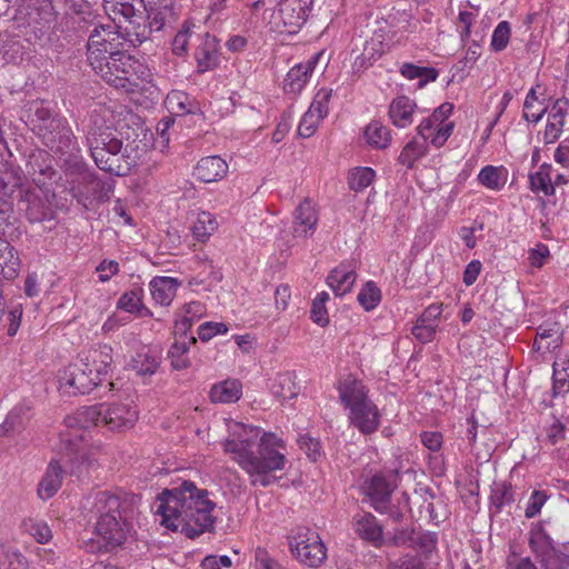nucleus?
<instances>
[{
  "label": "nucleus",
  "instance_id": "nucleus-1",
  "mask_svg": "<svg viewBox=\"0 0 569 569\" xmlns=\"http://www.w3.org/2000/svg\"><path fill=\"white\" fill-rule=\"evenodd\" d=\"M229 437L223 442L227 453L250 476L253 486L268 487L276 478L273 471L283 470L287 463L283 441L274 435L263 433L253 426L232 422Z\"/></svg>",
  "mask_w": 569,
  "mask_h": 569
},
{
  "label": "nucleus",
  "instance_id": "nucleus-2",
  "mask_svg": "<svg viewBox=\"0 0 569 569\" xmlns=\"http://www.w3.org/2000/svg\"><path fill=\"white\" fill-rule=\"evenodd\" d=\"M208 495L207 490L199 489L193 482L183 481L158 497L154 515L160 517L161 526L194 539L213 529L216 519L212 511L216 503Z\"/></svg>",
  "mask_w": 569,
  "mask_h": 569
},
{
  "label": "nucleus",
  "instance_id": "nucleus-3",
  "mask_svg": "<svg viewBox=\"0 0 569 569\" xmlns=\"http://www.w3.org/2000/svg\"><path fill=\"white\" fill-rule=\"evenodd\" d=\"M27 112L32 131L52 152L72 157L73 152L79 150L67 119L53 114L42 101L31 102Z\"/></svg>",
  "mask_w": 569,
  "mask_h": 569
},
{
  "label": "nucleus",
  "instance_id": "nucleus-4",
  "mask_svg": "<svg viewBox=\"0 0 569 569\" xmlns=\"http://www.w3.org/2000/svg\"><path fill=\"white\" fill-rule=\"evenodd\" d=\"M88 147L97 167L114 176H127L136 161L123 149L122 140L106 129H90L87 136Z\"/></svg>",
  "mask_w": 569,
  "mask_h": 569
},
{
  "label": "nucleus",
  "instance_id": "nucleus-5",
  "mask_svg": "<svg viewBox=\"0 0 569 569\" xmlns=\"http://www.w3.org/2000/svg\"><path fill=\"white\" fill-rule=\"evenodd\" d=\"M82 508L89 521L94 522L117 513H122V517H132L137 509V498L110 491H96L86 497Z\"/></svg>",
  "mask_w": 569,
  "mask_h": 569
},
{
  "label": "nucleus",
  "instance_id": "nucleus-6",
  "mask_svg": "<svg viewBox=\"0 0 569 569\" xmlns=\"http://www.w3.org/2000/svg\"><path fill=\"white\" fill-rule=\"evenodd\" d=\"M138 0H103L106 13L118 24L123 28L128 37H134L136 41L142 43L151 36L148 28L144 12L141 6L137 4Z\"/></svg>",
  "mask_w": 569,
  "mask_h": 569
},
{
  "label": "nucleus",
  "instance_id": "nucleus-7",
  "mask_svg": "<svg viewBox=\"0 0 569 569\" xmlns=\"http://www.w3.org/2000/svg\"><path fill=\"white\" fill-rule=\"evenodd\" d=\"M68 170L77 174L71 188L72 197L77 199L84 209H90L96 202L104 200V183L88 168L77 156L69 157Z\"/></svg>",
  "mask_w": 569,
  "mask_h": 569
},
{
  "label": "nucleus",
  "instance_id": "nucleus-8",
  "mask_svg": "<svg viewBox=\"0 0 569 569\" xmlns=\"http://www.w3.org/2000/svg\"><path fill=\"white\" fill-rule=\"evenodd\" d=\"M96 73L109 84L124 91L133 90V82L128 78L131 68V57L121 50H112V53L97 57V61L89 60Z\"/></svg>",
  "mask_w": 569,
  "mask_h": 569
},
{
  "label": "nucleus",
  "instance_id": "nucleus-9",
  "mask_svg": "<svg viewBox=\"0 0 569 569\" xmlns=\"http://www.w3.org/2000/svg\"><path fill=\"white\" fill-rule=\"evenodd\" d=\"M313 0H280L270 16L271 29L279 33L296 34L306 23Z\"/></svg>",
  "mask_w": 569,
  "mask_h": 569
},
{
  "label": "nucleus",
  "instance_id": "nucleus-10",
  "mask_svg": "<svg viewBox=\"0 0 569 569\" xmlns=\"http://www.w3.org/2000/svg\"><path fill=\"white\" fill-rule=\"evenodd\" d=\"M103 380L96 377V370L83 358L70 363L59 373L60 391L68 396L91 392Z\"/></svg>",
  "mask_w": 569,
  "mask_h": 569
},
{
  "label": "nucleus",
  "instance_id": "nucleus-11",
  "mask_svg": "<svg viewBox=\"0 0 569 569\" xmlns=\"http://www.w3.org/2000/svg\"><path fill=\"white\" fill-rule=\"evenodd\" d=\"M528 543L542 569H567L569 567V556L555 547L550 535L540 523L532 526Z\"/></svg>",
  "mask_w": 569,
  "mask_h": 569
},
{
  "label": "nucleus",
  "instance_id": "nucleus-12",
  "mask_svg": "<svg viewBox=\"0 0 569 569\" xmlns=\"http://www.w3.org/2000/svg\"><path fill=\"white\" fill-rule=\"evenodd\" d=\"M290 549L293 556L302 563L317 568L327 558V548L319 535L307 528H300L290 537Z\"/></svg>",
  "mask_w": 569,
  "mask_h": 569
},
{
  "label": "nucleus",
  "instance_id": "nucleus-13",
  "mask_svg": "<svg viewBox=\"0 0 569 569\" xmlns=\"http://www.w3.org/2000/svg\"><path fill=\"white\" fill-rule=\"evenodd\" d=\"M137 4L143 7L150 33L172 28L180 17L177 0H138Z\"/></svg>",
  "mask_w": 569,
  "mask_h": 569
},
{
  "label": "nucleus",
  "instance_id": "nucleus-14",
  "mask_svg": "<svg viewBox=\"0 0 569 569\" xmlns=\"http://www.w3.org/2000/svg\"><path fill=\"white\" fill-rule=\"evenodd\" d=\"M102 427L122 432L131 429L138 420V410L132 400L99 403Z\"/></svg>",
  "mask_w": 569,
  "mask_h": 569
},
{
  "label": "nucleus",
  "instance_id": "nucleus-15",
  "mask_svg": "<svg viewBox=\"0 0 569 569\" xmlns=\"http://www.w3.org/2000/svg\"><path fill=\"white\" fill-rule=\"evenodd\" d=\"M61 443L69 457L71 476L82 480L98 469L99 463L94 455L83 448L81 442L76 441L71 435H61Z\"/></svg>",
  "mask_w": 569,
  "mask_h": 569
},
{
  "label": "nucleus",
  "instance_id": "nucleus-16",
  "mask_svg": "<svg viewBox=\"0 0 569 569\" xmlns=\"http://www.w3.org/2000/svg\"><path fill=\"white\" fill-rule=\"evenodd\" d=\"M89 26H93V29L90 31L87 44L88 61L93 60L96 62L97 57L112 53V50H118L122 46L114 27L96 23L94 21Z\"/></svg>",
  "mask_w": 569,
  "mask_h": 569
},
{
  "label": "nucleus",
  "instance_id": "nucleus-17",
  "mask_svg": "<svg viewBox=\"0 0 569 569\" xmlns=\"http://www.w3.org/2000/svg\"><path fill=\"white\" fill-rule=\"evenodd\" d=\"M397 472L373 475L365 486L366 495L370 498L371 506L376 511L383 513L391 493L397 488Z\"/></svg>",
  "mask_w": 569,
  "mask_h": 569
},
{
  "label": "nucleus",
  "instance_id": "nucleus-18",
  "mask_svg": "<svg viewBox=\"0 0 569 569\" xmlns=\"http://www.w3.org/2000/svg\"><path fill=\"white\" fill-rule=\"evenodd\" d=\"M129 518L122 517V513H117V516L94 522V532L107 550L119 547L126 541L129 531Z\"/></svg>",
  "mask_w": 569,
  "mask_h": 569
},
{
  "label": "nucleus",
  "instance_id": "nucleus-19",
  "mask_svg": "<svg viewBox=\"0 0 569 569\" xmlns=\"http://www.w3.org/2000/svg\"><path fill=\"white\" fill-rule=\"evenodd\" d=\"M101 410L99 405L83 407L78 409L74 413L64 419L66 427L72 431L64 432L63 435H71L76 441L82 442L83 435L78 431H84L91 427H102V419H100Z\"/></svg>",
  "mask_w": 569,
  "mask_h": 569
},
{
  "label": "nucleus",
  "instance_id": "nucleus-20",
  "mask_svg": "<svg viewBox=\"0 0 569 569\" xmlns=\"http://www.w3.org/2000/svg\"><path fill=\"white\" fill-rule=\"evenodd\" d=\"M20 12L26 17L28 24L40 28L50 27L57 19L52 0H21Z\"/></svg>",
  "mask_w": 569,
  "mask_h": 569
},
{
  "label": "nucleus",
  "instance_id": "nucleus-21",
  "mask_svg": "<svg viewBox=\"0 0 569 569\" xmlns=\"http://www.w3.org/2000/svg\"><path fill=\"white\" fill-rule=\"evenodd\" d=\"M568 108L569 99L566 97L555 100L551 107H548V119L543 132V141L546 144L553 143L560 138L563 131Z\"/></svg>",
  "mask_w": 569,
  "mask_h": 569
},
{
  "label": "nucleus",
  "instance_id": "nucleus-22",
  "mask_svg": "<svg viewBox=\"0 0 569 569\" xmlns=\"http://www.w3.org/2000/svg\"><path fill=\"white\" fill-rule=\"evenodd\" d=\"M318 223V213L309 199H305L296 208L292 222V234L296 238L311 236Z\"/></svg>",
  "mask_w": 569,
  "mask_h": 569
},
{
  "label": "nucleus",
  "instance_id": "nucleus-23",
  "mask_svg": "<svg viewBox=\"0 0 569 569\" xmlns=\"http://www.w3.org/2000/svg\"><path fill=\"white\" fill-rule=\"evenodd\" d=\"M199 73L213 70L220 61L219 44L216 37L204 33L194 51Z\"/></svg>",
  "mask_w": 569,
  "mask_h": 569
},
{
  "label": "nucleus",
  "instance_id": "nucleus-24",
  "mask_svg": "<svg viewBox=\"0 0 569 569\" xmlns=\"http://www.w3.org/2000/svg\"><path fill=\"white\" fill-rule=\"evenodd\" d=\"M349 418L351 423L363 435L375 432L380 423L379 410L371 400L350 410Z\"/></svg>",
  "mask_w": 569,
  "mask_h": 569
},
{
  "label": "nucleus",
  "instance_id": "nucleus-25",
  "mask_svg": "<svg viewBox=\"0 0 569 569\" xmlns=\"http://www.w3.org/2000/svg\"><path fill=\"white\" fill-rule=\"evenodd\" d=\"M228 163L219 156L201 158L194 167L193 174L202 182L211 183L223 179L228 173Z\"/></svg>",
  "mask_w": 569,
  "mask_h": 569
},
{
  "label": "nucleus",
  "instance_id": "nucleus-26",
  "mask_svg": "<svg viewBox=\"0 0 569 569\" xmlns=\"http://www.w3.org/2000/svg\"><path fill=\"white\" fill-rule=\"evenodd\" d=\"M242 389L243 387L240 380L228 378L212 385L209 391V399L212 403H236L242 397Z\"/></svg>",
  "mask_w": 569,
  "mask_h": 569
},
{
  "label": "nucleus",
  "instance_id": "nucleus-27",
  "mask_svg": "<svg viewBox=\"0 0 569 569\" xmlns=\"http://www.w3.org/2000/svg\"><path fill=\"white\" fill-rule=\"evenodd\" d=\"M417 103L406 96L395 98L389 107V117L391 122L398 128H406L413 121V112Z\"/></svg>",
  "mask_w": 569,
  "mask_h": 569
},
{
  "label": "nucleus",
  "instance_id": "nucleus-28",
  "mask_svg": "<svg viewBox=\"0 0 569 569\" xmlns=\"http://www.w3.org/2000/svg\"><path fill=\"white\" fill-rule=\"evenodd\" d=\"M316 63L317 58L292 67L284 79V91L289 93H299L308 82V79L313 71Z\"/></svg>",
  "mask_w": 569,
  "mask_h": 569
},
{
  "label": "nucleus",
  "instance_id": "nucleus-29",
  "mask_svg": "<svg viewBox=\"0 0 569 569\" xmlns=\"http://www.w3.org/2000/svg\"><path fill=\"white\" fill-rule=\"evenodd\" d=\"M179 282L171 277H156L150 283V292L156 303L160 306H170L176 297Z\"/></svg>",
  "mask_w": 569,
  "mask_h": 569
},
{
  "label": "nucleus",
  "instance_id": "nucleus-30",
  "mask_svg": "<svg viewBox=\"0 0 569 569\" xmlns=\"http://www.w3.org/2000/svg\"><path fill=\"white\" fill-rule=\"evenodd\" d=\"M340 399L349 410L359 407L370 399L366 386L356 379H347L340 387Z\"/></svg>",
  "mask_w": 569,
  "mask_h": 569
},
{
  "label": "nucleus",
  "instance_id": "nucleus-31",
  "mask_svg": "<svg viewBox=\"0 0 569 569\" xmlns=\"http://www.w3.org/2000/svg\"><path fill=\"white\" fill-rule=\"evenodd\" d=\"M355 530L363 540L371 542L373 546H381L383 542L382 526L371 513L359 517L355 522Z\"/></svg>",
  "mask_w": 569,
  "mask_h": 569
},
{
  "label": "nucleus",
  "instance_id": "nucleus-32",
  "mask_svg": "<svg viewBox=\"0 0 569 569\" xmlns=\"http://www.w3.org/2000/svg\"><path fill=\"white\" fill-rule=\"evenodd\" d=\"M297 376L293 371L278 373L270 383L271 393L282 400H291L300 392L297 383Z\"/></svg>",
  "mask_w": 569,
  "mask_h": 569
},
{
  "label": "nucleus",
  "instance_id": "nucleus-33",
  "mask_svg": "<svg viewBox=\"0 0 569 569\" xmlns=\"http://www.w3.org/2000/svg\"><path fill=\"white\" fill-rule=\"evenodd\" d=\"M417 130L425 143L430 139L431 143L439 148L443 146L451 136L453 122H448L447 124L438 128L436 122L428 117L420 122Z\"/></svg>",
  "mask_w": 569,
  "mask_h": 569
},
{
  "label": "nucleus",
  "instance_id": "nucleus-34",
  "mask_svg": "<svg viewBox=\"0 0 569 569\" xmlns=\"http://www.w3.org/2000/svg\"><path fill=\"white\" fill-rule=\"evenodd\" d=\"M63 470L58 461L52 460L38 486V495L42 500L53 497L62 483Z\"/></svg>",
  "mask_w": 569,
  "mask_h": 569
},
{
  "label": "nucleus",
  "instance_id": "nucleus-35",
  "mask_svg": "<svg viewBox=\"0 0 569 569\" xmlns=\"http://www.w3.org/2000/svg\"><path fill=\"white\" fill-rule=\"evenodd\" d=\"M196 342V338L193 336H188L187 333H180V337L176 339L168 351V357L174 370H183L190 366L188 351L190 345Z\"/></svg>",
  "mask_w": 569,
  "mask_h": 569
},
{
  "label": "nucleus",
  "instance_id": "nucleus-36",
  "mask_svg": "<svg viewBox=\"0 0 569 569\" xmlns=\"http://www.w3.org/2000/svg\"><path fill=\"white\" fill-rule=\"evenodd\" d=\"M356 278L357 274L355 270L345 264H340L330 272L327 278V283L337 296H343L351 290Z\"/></svg>",
  "mask_w": 569,
  "mask_h": 569
},
{
  "label": "nucleus",
  "instance_id": "nucleus-37",
  "mask_svg": "<svg viewBox=\"0 0 569 569\" xmlns=\"http://www.w3.org/2000/svg\"><path fill=\"white\" fill-rule=\"evenodd\" d=\"M90 362L96 370V377L104 380L111 370L112 366V348L108 345L100 346L98 349L89 351L83 358Z\"/></svg>",
  "mask_w": 569,
  "mask_h": 569
},
{
  "label": "nucleus",
  "instance_id": "nucleus-38",
  "mask_svg": "<svg viewBox=\"0 0 569 569\" xmlns=\"http://www.w3.org/2000/svg\"><path fill=\"white\" fill-rule=\"evenodd\" d=\"M530 189L535 193L552 196L555 188L552 183V167L543 163L536 172L529 174Z\"/></svg>",
  "mask_w": 569,
  "mask_h": 569
},
{
  "label": "nucleus",
  "instance_id": "nucleus-39",
  "mask_svg": "<svg viewBox=\"0 0 569 569\" xmlns=\"http://www.w3.org/2000/svg\"><path fill=\"white\" fill-rule=\"evenodd\" d=\"M537 88H539V84L536 88L533 87L528 91L523 102L522 112V118L526 121L533 123H538L548 111V106H545L538 99Z\"/></svg>",
  "mask_w": 569,
  "mask_h": 569
},
{
  "label": "nucleus",
  "instance_id": "nucleus-40",
  "mask_svg": "<svg viewBox=\"0 0 569 569\" xmlns=\"http://www.w3.org/2000/svg\"><path fill=\"white\" fill-rule=\"evenodd\" d=\"M30 408L27 405L20 403L16 406L7 416L4 422L0 427V435L4 436L10 431H20L29 421Z\"/></svg>",
  "mask_w": 569,
  "mask_h": 569
},
{
  "label": "nucleus",
  "instance_id": "nucleus-41",
  "mask_svg": "<svg viewBox=\"0 0 569 569\" xmlns=\"http://www.w3.org/2000/svg\"><path fill=\"white\" fill-rule=\"evenodd\" d=\"M399 72L408 80L418 79L419 88L425 87L428 82L436 81L439 74L438 70L432 67H419L409 62L402 63Z\"/></svg>",
  "mask_w": 569,
  "mask_h": 569
},
{
  "label": "nucleus",
  "instance_id": "nucleus-42",
  "mask_svg": "<svg viewBox=\"0 0 569 569\" xmlns=\"http://www.w3.org/2000/svg\"><path fill=\"white\" fill-rule=\"evenodd\" d=\"M20 259L17 251L9 242H0V269L4 278L10 279L17 276Z\"/></svg>",
  "mask_w": 569,
  "mask_h": 569
},
{
  "label": "nucleus",
  "instance_id": "nucleus-43",
  "mask_svg": "<svg viewBox=\"0 0 569 569\" xmlns=\"http://www.w3.org/2000/svg\"><path fill=\"white\" fill-rule=\"evenodd\" d=\"M365 137L367 142L377 149L387 148L391 140L390 130L378 121H372L367 126Z\"/></svg>",
  "mask_w": 569,
  "mask_h": 569
},
{
  "label": "nucleus",
  "instance_id": "nucleus-44",
  "mask_svg": "<svg viewBox=\"0 0 569 569\" xmlns=\"http://www.w3.org/2000/svg\"><path fill=\"white\" fill-rule=\"evenodd\" d=\"M20 202L26 204V217L30 222H41L47 218L48 207L38 196L26 193Z\"/></svg>",
  "mask_w": 569,
  "mask_h": 569
},
{
  "label": "nucleus",
  "instance_id": "nucleus-45",
  "mask_svg": "<svg viewBox=\"0 0 569 569\" xmlns=\"http://www.w3.org/2000/svg\"><path fill=\"white\" fill-rule=\"evenodd\" d=\"M218 228V222L213 214L202 211L198 214L196 222L192 227L193 237L201 242H204Z\"/></svg>",
  "mask_w": 569,
  "mask_h": 569
},
{
  "label": "nucleus",
  "instance_id": "nucleus-46",
  "mask_svg": "<svg viewBox=\"0 0 569 569\" xmlns=\"http://www.w3.org/2000/svg\"><path fill=\"white\" fill-rule=\"evenodd\" d=\"M478 181L488 189L500 190L506 183L505 170L493 166H486L480 170Z\"/></svg>",
  "mask_w": 569,
  "mask_h": 569
},
{
  "label": "nucleus",
  "instance_id": "nucleus-47",
  "mask_svg": "<svg viewBox=\"0 0 569 569\" xmlns=\"http://www.w3.org/2000/svg\"><path fill=\"white\" fill-rule=\"evenodd\" d=\"M160 359L150 352H139L132 359V369L141 377H149L156 373Z\"/></svg>",
  "mask_w": 569,
  "mask_h": 569
},
{
  "label": "nucleus",
  "instance_id": "nucleus-48",
  "mask_svg": "<svg viewBox=\"0 0 569 569\" xmlns=\"http://www.w3.org/2000/svg\"><path fill=\"white\" fill-rule=\"evenodd\" d=\"M117 307L130 313L150 316L151 312L144 308L141 299V290L124 292L118 300Z\"/></svg>",
  "mask_w": 569,
  "mask_h": 569
},
{
  "label": "nucleus",
  "instance_id": "nucleus-49",
  "mask_svg": "<svg viewBox=\"0 0 569 569\" xmlns=\"http://www.w3.org/2000/svg\"><path fill=\"white\" fill-rule=\"evenodd\" d=\"M376 177L373 169L368 167H357L349 172V188L356 192L363 191L368 188Z\"/></svg>",
  "mask_w": 569,
  "mask_h": 569
},
{
  "label": "nucleus",
  "instance_id": "nucleus-50",
  "mask_svg": "<svg viewBox=\"0 0 569 569\" xmlns=\"http://www.w3.org/2000/svg\"><path fill=\"white\" fill-rule=\"evenodd\" d=\"M204 307L201 302L192 301L184 307V316L176 322L177 333H188L193 322L202 316Z\"/></svg>",
  "mask_w": 569,
  "mask_h": 569
},
{
  "label": "nucleus",
  "instance_id": "nucleus-51",
  "mask_svg": "<svg viewBox=\"0 0 569 569\" xmlns=\"http://www.w3.org/2000/svg\"><path fill=\"white\" fill-rule=\"evenodd\" d=\"M438 535L432 531L422 530L419 528L416 532L411 549L428 556L437 550Z\"/></svg>",
  "mask_w": 569,
  "mask_h": 569
},
{
  "label": "nucleus",
  "instance_id": "nucleus-52",
  "mask_svg": "<svg viewBox=\"0 0 569 569\" xmlns=\"http://www.w3.org/2000/svg\"><path fill=\"white\" fill-rule=\"evenodd\" d=\"M22 527L39 543H47L52 538V532L46 521L37 518L23 520Z\"/></svg>",
  "mask_w": 569,
  "mask_h": 569
},
{
  "label": "nucleus",
  "instance_id": "nucleus-53",
  "mask_svg": "<svg viewBox=\"0 0 569 569\" xmlns=\"http://www.w3.org/2000/svg\"><path fill=\"white\" fill-rule=\"evenodd\" d=\"M366 311L373 310L381 301V291L373 281H368L357 297Z\"/></svg>",
  "mask_w": 569,
  "mask_h": 569
},
{
  "label": "nucleus",
  "instance_id": "nucleus-54",
  "mask_svg": "<svg viewBox=\"0 0 569 569\" xmlns=\"http://www.w3.org/2000/svg\"><path fill=\"white\" fill-rule=\"evenodd\" d=\"M194 27H196V24L190 20H186L182 23L180 30L177 32V34L174 36V38L172 40V53L173 54L179 56V57L187 54L189 39L193 34Z\"/></svg>",
  "mask_w": 569,
  "mask_h": 569
},
{
  "label": "nucleus",
  "instance_id": "nucleus-55",
  "mask_svg": "<svg viewBox=\"0 0 569 569\" xmlns=\"http://www.w3.org/2000/svg\"><path fill=\"white\" fill-rule=\"evenodd\" d=\"M0 569H28V562L19 551L0 545Z\"/></svg>",
  "mask_w": 569,
  "mask_h": 569
},
{
  "label": "nucleus",
  "instance_id": "nucleus-56",
  "mask_svg": "<svg viewBox=\"0 0 569 569\" xmlns=\"http://www.w3.org/2000/svg\"><path fill=\"white\" fill-rule=\"evenodd\" d=\"M426 152V143L418 140H412L402 149L398 160L407 168H411L417 159L422 157Z\"/></svg>",
  "mask_w": 569,
  "mask_h": 569
},
{
  "label": "nucleus",
  "instance_id": "nucleus-57",
  "mask_svg": "<svg viewBox=\"0 0 569 569\" xmlns=\"http://www.w3.org/2000/svg\"><path fill=\"white\" fill-rule=\"evenodd\" d=\"M511 36V27L508 21H501L495 28L491 37V49L496 52L507 48Z\"/></svg>",
  "mask_w": 569,
  "mask_h": 569
},
{
  "label": "nucleus",
  "instance_id": "nucleus-58",
  "mask_svg": "<svg viewBox=\"0 0 569 569\" xmlns=\"http://www.w3.org/2000/svg\"><path fill=\"white\" fill-rule=\"evenodd\" d=\"M332 96V90L327 88H321L313 98L309 110L317 113L318 118H325L329 111V101Z\"/></svg>",
  "mask_w": 569,
  "mask_h": 569
},
{
  "label": "nucleus",
  "instance_id": "nucleus-59",
  "mask_svg": "<svg viewBox=\"0 0 569 569\" xmlns=\"http://www.w3.org/2000/svg\"><path fill=\"white\" fill-rule=\"evenodd\" d=\"M490 500L498 511L506 505H510L513 501L511 487L506 483L497 485L491 493Z\"/></svg>",
  "mask_w": 569,
  "mask_h": 569
},
{
  "label": "nucleus",
  "instance_id": "nucleus-60",
  "mask_svg": "<svg viewBox=\"0 0 569 569\" xmlns=\"http://www.w3.org/2000/svg\"><path fill=\"white\" fill-rule=\"evenodd\" d=\"M322 118H318V114L310 111L309 109L302 116L298 126V134L302 138L311 137Z\"/></svg>",
  "mask_w": 569,
  "mask_h": 569
},
{
  "label": "nucleus",
  "instance_id": "nucleus-61",
  "mask_svg": "<svg viewBox=\"0 0 569 569\" xmlns=\"http://www.w3.org/2000/svg\"><path fill=\"white\" fill-rule=\"evenodd\" d=\"M409 509V497L403 492L401 498L397 500V505H390V502L387 503V510L383 513H387L395 522H401L406 511Z\"/></svg>",
  "mask_w": 569,
  "mask_h": 569
},
{
  "label": "nucleus",
  "instance_id": "nucleus-62",
  "mask_svg": "<svg viewBox=\"0 0 569 569\" xmlns=\"http://www.w3.org/2000/svg\"><path fill=\"white\" fill-rule=\"evenodd\" d=\"M228 332V327L223 322L208 321L199 326L198 336L202 341H209L217 335H224Z\"/></svg>",
  "mask_w": 569,
  "mask_h": 569
},
{
  "label": "nucleus",
  "instance_id": "nucleus-63",
  "mask_svg": "<svg viewBox=\"0 0 569 569\" xmlns=\"http://www.w3.org/2000/svg\"><path fill=\"white\" fill-rule=\"evenodd\" d=\"M68 9L72 14L78 16L84 23H92L96 17L92 14L91 6L84 0H71Z\"/></svg>",
  "mask_w": 569,
  "mask_h": 569
},
{
  "label": "nucleus",
  "instance_id": "nucleus-64",
  "mask_svg": "<svg viewBox=\"0 0 569 569\" xmlns=\"http://www.w3.org/2000/svg\"><path fill=\"white\" fill-rule=\"evenodd\" d=\"M389 569H425V565L419 557L406 555L392 561Z\"/></svg>",
  "mask_w": 569,
  "mask_h": 569
}]
</instances>
